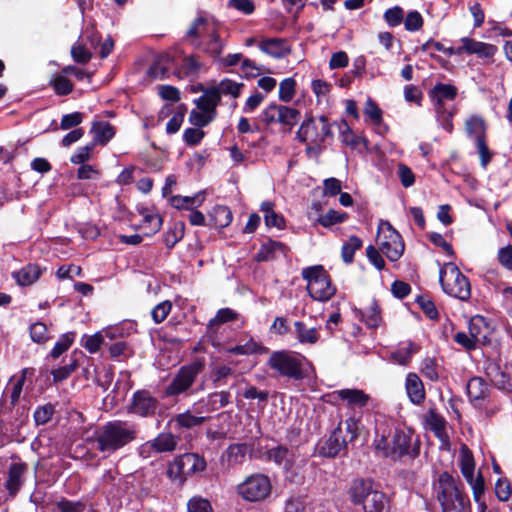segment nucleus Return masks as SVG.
I'll list each match as a JSON object with an SVG mask.
<instances>
[{
    "label": "nucleus",
    "instance_id": "1",
    "mask_svg": "<svg viewBox=\"0 0 512 512\" xmlns=\"http://www.w3.org/2000/svg\"><path fill=\"white\" fill-rule=\"evenodd\" d=\"M136 426L128 421L113 420L105 423L98 431L96 448L110 456L136 439Z\"/></svg>",
    "mask_w": 512,
    "mask_h": 512
},
{
    "label": "nucleus",
    "instance_id": "2",
    "mask_svg": "<svg viewBox=\"0 0 512 512\" xmlns=\"http://www.w3.org/2000/svg\"><path fill=\"white\" fill-rule=\"evenodd\" d=\"M374 446L377 452L392 460L404 456L415 459L420 453V443L411 431L396 430L389 440L384 434H376Z\"/></svg>",
    "mask_w": 512,
    "mask_h": 512
},
{
    "label": "nucleus",
    "instance_id": "3",
    "mask_svg": "<svg viewBox=\"0 0 512 512\" xmlns=\"http://www.w3.org/2000/svg\"><path fill=\"white\" fill-rule=\"evenodd\" d=\"M348 496L353 505H361L364 512H389L388 496L371 481L356 479L348 489Z\"/></svg>",
    "mask_w": 512,
    "mask_h": 512
},
{
    "label": "nucleus",
    "instance_id": "4",
    "mask_svg": "<svg viewBox=\"0 0 512 512\" xmlns=\"http://www.w3.org/2000/svg\"><path fill=\"white\" fill-rule=\"evenodd\" d=\"M437 499L442 512H471L470 500L458 488L455 479L447 472L439 475Z\"/></svg>",
    "mask_w": 512,
    "mask_h": 512
},
{
    "label": "nucleus",
    "instance_id": "5",
    "mask_svg": "<svg viewBox=\"0 0 512 512\" xmlns=\"http://www.w3.org/2000/svg\"><path fill=\"white\" fill-rule=\"evenodd\" d=\"M331 136L330 125L327 118L323 116L318 119L309 118L305 120L297 132V138L301 142L307 143V153L315 155L320 153L321 143Z\"/></svg>",
    "mask_w": 512,
    "mask_h": 512
},
{
    "label": "nucleus",
    "instance_id": "6",
    "mask_svg": "<svg viewBox=\"0 0 512 512\" xmlns=\"http://www.w3.org/2000/svg\"><path fill=\"white\" fill-rule=\"evenodd\" d=\"M439 281L447 295L461 301H467L470 298V282L454 263H447L440 269Z\"/></svg>",
    "mask_w": 512,
    "mask_h": 512
},
{
    "label": "nucleus",
    "instance_id": "7",
    "mask_svg": "<svg viewBox=\"0 0 512 512\" xmlns=\"http://www.w3.org/2000/svg\"><path fill=\"white\" fill-rule=\"evenodd\" d=\"M302 277L307 281V291L314 300L326 302L335 295L336 287L323 266L304 268Z\"/></svg>",
    "mask_w": 512,
    "mask_h": 512
},
{
    "label": "nucleus",
    "instance_id": "8",
    "mask_svg": "<svg viewBox=\"0 0 512 512\" xmlns=\"http://www.w3.org/2000/svg\"><path fill=\"white\" fill-rule=\"evenodd\" d=\"M271 489V481L267 475L254 473L237 485L236 492L243 500L257 503L264 501L270 495Z\"/></svg>",
    "mask_w": 512,
    "mask_h": 512
},
{
    "label": "nucleus",
    "instance_id": "9",
    "mask_svg": "<svg viewBox=\"0 0 512 512\" xmlns=\"http://www.w3.org/2000/svg\"><path fill=\"white\" fill-rule=\"evenodd\" d=\"M204 368L205 360L203 358H197L191 363L182 366L165 388V395L174 397L188 391Z\"/></svg>",
    "mask_w": 512,
    "mask_h": 512
},
{
    "label": "nucleus",
    "instance_id": "10",
    "mask_svg": "<svg viewBox=\"0 0 512 512\" xmlns=\"http://www.w3.org/2000/svg\"><path fill=\"white\" fill-rule=\"evenodd\" d=\"M376 241L379 250L390 261H397L403 255L405 246L402 237L389 223L379 226Z\"/></svg>",
    "mask_w": 512,
    "mask_h": 512
},
{
    "label": "nucleus",
    "instance_id": "11",
    "mask_svg": "<svg viewBox=\"0 0 512 512\" xmlns=\"http://www.w3.org/2000/svg\"><path fill=\"white\" fill-rule=\"evenodd\" d=\"M159 407V401L148 390L134 392L128 411L140 417L154 416Z\"/></svg>",
    "mask_w": 512,
    "mask_h": 512
},
{
    "label": "nucleus",
    "instance_id": "12",
    "mask_svg": "<svg viewBox=\"0 0 512 512\" xmlns=\"http://www.w3.org/2000/svg\"><path fill=\"white\" fill-rule=\"evenodd\" d=\"M327 402L337 404L343 401L351 409H360L367 406L370 396L360 389H340L326 395Z\"/></svg>",
    "mask_w": 512,
    "mask_h": 512
},
{
    "label": "nucleus",
    "instance_id": "13",
    "mask_svg": "<svg viewBox=\"0 0 512 512\" xmlns=\"http://www.w3.org/2000/svg\"><path fill=\"white\" fill-rule=\"evenodd\" d=\"M181 52L175 50L173 53H164L159 55L149 69V75L155 79H165L169 77L171 69L176 71L178 61H180Z\"/></svg>",
    "mask_w": 512,
    "mask_h": 512
},
{
    "label": "nucleus",
    "instance_id": "14",
    "mask_svg": "<svg viewBox=\"0 0 512 512\" xmlns=\"http://www.w3.org/2000/svg\"><path fill=\"white\" fill-rule=\"evenodd\" d=\"M486 375L498 389L512 390V367H501L496 363H490L486 367Z\"/></svg>",
    "mask_w": 512,
    "mask_h": 512
},
{
    "label": "nucleus",
    "instance_id": "15",
    "mask_svg": "<svg viewBox=\"0 0 512 512\" xmlns=\"http://www.w3.org/2000/svg\"><path fill=\"white\" fill-rule=\"evenodd\" d=\"M346 448V440L343 438L342 429L337 427L327 439L319 442V454L324 457H336Z\"/></svg>",
    "mask_w": 512,
    "mask_h": 512
},
{
    "label": "nucleus",
    "instance_id": "16",
    "mask_svg": "<svg viewBox=\"0 0 512 512\" xmlns=\"http://www.w3.org/2000/svg\"><path fill=\"white\" fill-rule=\"evenodd\" d=\"M27 471L25 463H12L7 471V478L4 484L10 497H15L24 482V474Z\"/></svg>",
    "mask_w": 512,
    "mask_h": 512
},
{
    "label": "nucleus",
    "instance_id": "17",
    "mask_svg": "<svg viewBox=\"0 0 512 512\" xmlns=\"http://www.w3.org/2000/svg\"><path fill=\"white\" fill-rule=\"evenodd\" d=\"M405 390L408 399L414 405H421L426 399L425 387L420 377L409 372L405 378Z\"/></svg>",
    "mask_w": 512,
    "mask_h": 512
},
{
    "label": "nucleus",
    "instance_id": "18",
    "mask_svg": "<svg viewBox=\"0 0 512 512\" xmlns=\"http://www.w3.org/2000/svg\"><path fill=\"white\" fill-rule=\"evenodd\" d=\"M312 373V365L305 357L297 353H290V379L293 378L296 381H310Z\"/></svg>",
    "mask_w": 512,
    "mask_h": 512
},
{
    "label": "nucleus",
    "instance_id": "19",
    "mask_svg": "<svg viewBox=\"0 0 512 512\" xmlns=\"http://www.w3.org/2000/svg\"><path fill=\"white\" fill-rule=\"evenodd\" d=\"M462 52L467 54H475L481 58H489L492 57L496 51V46L484 43L480 41H476L475 39L469 37H463L460 39Z\"/></svg>",
    "mask_w": 512,
    "mask_h": 512
},
{
    "label": "nucleus",
    "instance_id": "20",
    "mask_svg": "<svg viewBox=\"0 0 512 512\" xmlns=\"http://www.w3.org/2000/svg\"><path fill=\"white\" fill-rule=\"evenodd\" d=\"M195 46H197L202 52L209 55L210 57L217 59L222 54L225 43L220 38V35L216 29L206 38L195 42Z\"/></svg>",
    "mask_w": 512,
    "mask_h": 512
},
{
    "label": "nucleus",
    "instance_id": "21",
    "mask_svg": "<svg viewBox=\"0 0 512 512\" xmlns=\"http://www.w3.org/2000/svg\"><path fill=\"white\" fill-rule=\"evenodd\" d=\"M216 29L217 27L214 22L209 21L205 17L199 16L192 22L190 28L187 31V36L192 40V43L195 45V42L206 38Z\"/></svg>",
    "mask_w": 512,
    "mask_h": 512
},
{
    "label": "nucleus",
    "instance_id": "22",
    "mask_svg": "<svg viewBox=\"0 0 512 512\" xmlns=\"http://www.w3.org/2000/svg\"><path fill=\"white\" fill-rule=\"evenodd\" d=\"M434 108H444L446 100L453 101L457 96V88L451 84L437 83L429 92Z\"/></svg>",
    "mask_w": 512,
    "mask_h": 512
},
{
    "label": "nucleus",
    "instance_id": "23",
    "mask_svg": "<svg viewBox=\"0 0 512 512\" xmlns=\"http://www.w3.org/2000/svg\"><path fill=\"white\" fill-rule=\"evenodd\" d=\"M466 389L470 401L475 406L480 405V402L484 401L490 393V386L481 377H472L468 381Z\"/></svg>",
    "mask_w": 512,
    "mask_h": 512
},
{
    "label": "nucleus",
    "instance_id": "24",
    "mask_svg": "<svg viewBox=\"0 0 512 512\" xmlns=\"http://www.w3.org/2000/svg\"><path fill=\"white\" fill-rule=\"evenodd\" d=\"M469 333L477 341V343H486L489 341L492 329L488 320L481 315H475L469 322Z\"/></svg>",
    "mask_w": 512,
    "mask_h": 512
},
{
    "label": "nucleus",
    "instance_id": "25",
    "mask_svg": "<svg viewBox=\"0 0 512 512\" xmlns=\"http://www.w3.org/2000/svg\"><path fill=\"white\" fill-rule=\"evenodd\" d=\"M465 131L467 136L475 143L479 140H485L487 134V124L480 115L473 114L465 121Z\"/></svg>",
    "mask_w": 512,
    "mask_h": 512
},
{
    "label": "nucleus",
    "instance_id": "26",
    "mask_svg": "<svg viewBox=\"0 0 512 512\" xmlns=\"http://www.w3.org/2000/svg\"><path fill=\"white\" fill-rule=\"evenodd\" d=\"M263 120L267 124H288V108L283 105L270 104L263 112Z\"/></svg>",
    "mask_w": 512,
    "mask_h": 512
},
{
    "label": "nucleus",
    "instance_id": "27",
    "mask_svg": "<svg viewBox=\"0 0 512 512\" xmlns=\"http://www.w3.org/2000/svg\"><path fill=\"white\" fill-rule=\"evenodd\" d=\"M262 52L275 58H281L288 52V44L281 38H270L262 40L259 44Z\"/></svg>",
    "mask_w": 512,
    "mask_h": 512
},
{
    "label": "nucleus",
    "instance_id": "28",
    "mask_svg": "<svg viewBox=\"0 0 512 512\" xmlns=\"http://www.w3.org/2000/svg\"><path fill=\"white\" fill-rule=\"evenodd\" d=\"M196 106L199 110L209 114L216 115V107L220 103V97L212 87L206 89L202 96L195 100Z\"/></svg>",
    "mask_w": 512,
    "mask_h": 512
},
{
    "label": "nucleus",
    "instance_id": "29",
    "mask_svg": "<svg viewBox=\"0 0 512 512\" xmlns=\"http://www.w3.org/2000/svg\"><path fill=\"white\" fill-rule=\"evenodd\" d=\"M41 275V269L36 264H28L19 271L13 273V278L21 286H29L36 282Z\"/></svg>",
    "mask_w": 512,
    "mask_h": 512
},
{
    "label": "nucleus",
    "instance_id": "30",
    "mask_svg": "<svg viewBox=\"0 0 512 512\" xmlns=\"http://www.w3.org/2000/svg\"><path fill=\"white\" fill-rule=\"evenodd\" d=\"M91 133L94 135V144H107L115 135L114 127L105 121H96L92 124Z\"/></svg>",
    "mask_w": 512,
    "mask_h": 512
},
{
    "label": "nucleus",
    "instance_id": "31",
    "mask_svg": "<svg viewBox=\"0 0 512 512\" xmlns=\"http://www.w3.org/2000/svg\"><path fill=\"white\" fill-rule=\"evenodd\" d=\"M233 219L231 210L224 205H217L209 213L211 225L215 228L227 227Z\"/></svg>",
    "mask_w": 512,
    "mask_h": 512
},
{
    "label": "nucleus",
    "instance_id": "32",
    "mask_svg": "<svg viewBox=\"0 0 512 512\" xmlns=\"http://www.w3.org/2000/svg\"><path fill=\"white\" fill-rule=\"evenodd\" d=\"M178 439L170 432L160 433L149 442L151 448L158 453L172 452L176 449Z\"/></svg>",
    "mask_w": 512,
    "mask_h": 512
},
{
    "label": "nucleus",
    "instance_id": "33",
    "mask_svg": "<svg viewBox=\"0 0 512 512\" xmlns=\"http://www.w3.org/2000/svg\"><path fill=\"white\" fill-rule=\"evenodd\" d=\"M180 457V464L184 467L187 475L202 472L206 469V461L203 457L194 453H185Z\"/></svg>",
    "mask_w": 512,
    "mask_h": 512
},
{
    "label": "nucleus",
    "instance_id": "34",
    "mask_svg": "<svg viewBox=\"0 0 512 512\" xmlns=\"http://www.w3.org/2000/svg\"><path fill=\"white\" fill-rule=\"evenodd\" d=\"M231 395L227 391L214 392L208 395L207 400H202L199 404H202L204 411L213 412L220 408L227 406L230 403Z\"/></svg>",
    "mask_w": 512,
    "mask_h": 512
},
{
    "label": "nucleus",
    "instance_id": "35",
    "mask_svg": "<svg viewBox=\"0 0 512 512\" xmlns=\"http://www.w3.org/2000/svg\"><path fill=\"white\" fill-rule=\"evenodd\" d=\"M200 66L201 64L193 55L183 56L181 54L180 61H178L176 71L173 74L179 78L190 76L196 74Z\"/></svg>",
    "mask_w": 512,
    "mask_h": 512
},
{
    "label": "nucleus",
    "instance_id": "36",
    "mask_svg": "<svg viewBox=\"0 0 512 512\" xmlns=\"http://www.w3.org/2000/svg\"><path fill=\"white\" fill-rule=\"evenodd\" d=\"M420 347L413 342L402 343L399 348L394 351L391 356L392 359L399 365H408L414 354L418 353Z\"/></svg>",
    "mask_w": 512,
    "mask_h": 512
},
{
    "label": "nucleus",
    "instance_id": "37",
    "mask_svg": "<svg viewBox=\"0 0 512 512\" xmlns=\"http://www.w3.org/2000/svg\"><path fill=\"white\" fill-rule=\"evenodd\" d=\"M294 328L300 343L314 344L319 339L317 329L307 325L304 321H296Z\"/></svg>",
    "mask_w": 512,
    "mask_h": 512
},
{
    "label": "nucleus",
    "instance_id": "38",
    "mask_svg": "<svg viewBox=\"0 0 512 512\" xmlns=\"http://www.w3.org/2000/svg\"><path fill=\"white\" fill-rule=\"evenodd\" d=\"M364 114L374 126L378 127V133L383 134L388 130L387 126L382 125L381 109L371 98H368L365 103Z\"/></svg>",
    "mask_w": 512,
    "mask_h": 512
},
{
    "label": "nucleus",
    "instance_id": "39",
    "mask_svg": "<svg viewBox=\"0 0 512 512\" xmlns=\"http://www.w3.org/2000/svg\"><path fill=\"white\" fill-rule=\"evenodd\" d=\"M204 201V195L202 193L194 196H172L170 198V204L176 209H187L191 210L194 207L200 206Z\"/></svg>",
    "mask_w": 512,
    "mask_h": 512
},
{
    "label": "nucleus",
    "instance_id": "40",
    "mask_svg": "<svg viewBox=\"0 0 512 512\" xmlns=\"http://www.w3.org/2000/svg\"><path fill=\"white\" fill-rule=\"evenodd\" d=\"M362 320L369 328H377L381 321V310L376 301H372L371 304L361 312Z\"/></svg>",
    "mask_w": 512,
    "mask_h": 512
},
{
    "label": "nucleus",
    "instance_id": "41",
    "mask_svg": "<svg viewBox=\"0 0 512 512\" xmlns=\"http://www.w3.org/2000/svg\"><path fill=\"white\" fill-rule=\"evenodd\" d=\"M244 87L243 83L235 82L231 79L225 78L219 82L218 85L212 88L217 91V94L221 98V95H230L233 98L239 97L241 89Z\"/></svg>",
    "mask_w": 512,
    "mask_h": 512
},
{
    "label": "nucleus",
    "instance_id": "42",
    "mask_svg": "<svg viewBox=\"0 0 512 512\" xmlns=\"http://www.w3.org/2000/svg\"><path fill=\"white\" fill-rule=\"evenodd\" d=\"M173 421H175L177 425L182 428L190 429L202 425L206 421V417L193 415L188 410L176 415L173 418Z\"/></svg>",
    "mask_w": 512,
    "mask_h": 512
},
{
    "label": "nucleus",
    "instance_id": "43",
    "mask_svg": "<svg viewBox=\"0 0 512 512\" xmlns=\"http://www.w3.org/2000/svg\"><path fill=\"white\" fill-rule=\"evenodd\" d=\"M271 369L280 375H288V353L285 351L274 352L268 362Z\"/></svg>",
    "mask_w": 512,
    "mask_h": 512
},
{
    "label": "nucleus",
    "instance_id": "44",
    "mask_svg": "<svg viewBox=\"0 0 512 512\" xmlns=\"http://www.w3.org/2000/svg\"><path fill=\"white\" fill-rule=\"evenodd\" d=\"M162 225V219L158 214H144L139 227L147 236L158 232Z\"/></svg>",
    "mask_w": 512,
    "mask_h": 512
},
{
    "label": "nucleus",
    "instance_id": "45",
    "mask_svg": "<svg viewBox=\"0 0 512 512\" xmlns=\"http://www.w3.org/2000/svg\"><path fill=\"white\" fill-rule=\"evenodd\" d=\"M420 371L425 378L432 382L439 380V366L435 358H424L421 362Z\"/></svg>",
    "mask_w": 512,
    "mask_h": 512
},
{
    "label": "nucleus",
    "instance_id": "46",
    "mask_svg": "<svg viewBox=\"0 0 512 512\" xmlns=\"http://www.w3.org/2000/svg\"><path fill=\"white\" fill-rule=\"evenodd\" d=\"M362 246V241L357 236H351L345 242L341 249V256L345 263H351L354 259L355 252Z\"/></svg>",
    "mask_w": 512,
    "mask_h": 512
},
{
    "label": "nucleus",
    "instance_id": "47",
    "mask_svg": "<svg viewBox=\"0 0 512 512\" xmlns=\"http://www.w3.org/2000/svg\"><path fill=\"white\" fill-rule=\"evenodd\" d=\"M347 218V213L331 209L327 213L320 215L317 218V222L323 227L328 228L335 224L343 223Z\"/></svg>",
    "mask_w": 512,
    "mask_h": 512
},
{
    "label": "nucleus",
    "instance_id": "48",
    "mask_svg": "<svg viewBox=\"0 0 512 512\" xmlns=\"http://www.w3.org/2000/svg\"><path fill=\"white\" fill-rule=\"evenodd\" d=\"M239 317L238 313H236L231 308H222L217 311L214 318H212L208 323V328L212 329L215 326H219L224 323L232 322L237 320Z\"/></svg>",
    "mask_w": 512,
    "mask_h": 512
},
{
    "label": "nucleus",
    "instance_id": "49",
    "mask_svg": "<svg viewBox=\"0 0 512 512\" xmlns=\"http://www.w3.org/2000/svg\"><path fill=\"white\" fill-rule=\"evenodd\" d=\"M261 211L264 213V220L267 226L280 228L284 225V219L274 212L271 202H263L261 204Z\"/></svg>",
    "mask_w": 512,
    "mask_h": 512
},
{
    "label": "nucleus",
    "instance_id": "50",
    "mask_svg": "<svg viewBox=\"0 0 512 512\" xmlns=\"http://www.w3.org/2000/svg\"><path fill=\"white\" fill-rule=\"evenodd\" d=\"M75 334L72 332L63 334L50 352L52 358L56 359L66 352L74 342Z\"/></svg>",
    "mask_w": 512,
    "mask_h": 512
},
{
    "label": "nucleus",
    "instance_id": "51",
    "mask_svg": "<svg viewBox=\"0 0 512 512\" xmlns=\"http://www.w3.org/2000/svg\"><path fill=\"white\" fill-rule=\"evenodd\" d=\"M341 140L344 144L352 148H357L360 144H363L365 147L368 145V141L363 137L355 135L347 124H345L344 128L341 130Z\"/></svg>",
    "mask_w": 512,
    "mask_h": 512
},
{
    "label": "nucleus",
    "instance_id": "52",
    "mask_svg": "<svg viewBox=\"0 0 512 512\" xmlns=\"http://www.w3.org/2000/svg\"><path fill=\"white\" fill-rule=\"evenodd\" d=\"M247 453V446L244 444L230 445L226 451L227 460L230 465L241 463Z\"/></svg>",
    "mask_w": 512,
    "mask_h": 512
},
{
    "label": "nucleus",
    "instance_id": "53",
    "mask_svg": "<svg viewBox=\"0 0 512 512\" xmlns=\"http://www.w3.org/2000/svg\"><path fill=\"white\" fill-rule=\"evenodd\" d=\"M436 118L441 127L446 130L448 133L453 131V116L455 114V110H448L446 107L444 108H435Z\"/></svg>",
    "mask_w": 512,
    "mask_h": 512
},
{
    "label": "nucleus",
    "instance_id": "54",
    "mask_svg": "<svg viewBox=\"0 0 512 512\" xmlns=\"http://www.w3.org/2000/svg\"><path fill=\"white\" fill-rule=\"evenodd\" d=\"M184 236V224L175 223L173 228L169 229L164 235V242L168 248L175 246Z\"/></svg>",
    "mask_w": 512,
    "mask_h": 512
},
{
    "label": "nucleus",
    "instance_id": "55",
    "mask_svg": "<svg viewBox=\"0 0 512 512\" xmlns=\"http://www.w3.org/2000/svg\"><path fill=\"white\" fill-rule=\"evenodd\" d=\"M188 512H213L210 501L202 496H193L187 503Z\"/></svg>",
    "mask_w": 512,
    "mask_h": 512
},
{
    "label": "nucleus",
    "instance_id": "56",
    "mask_svg": "<svg viewBox=\"0 0 512 512\" xmlns=\"http://www.w3.org/2000/svg\"><path fill=\"white\" fill-rule=\"evenodd\" d=\"M167 475L173 482L179 484L183 483L187 474L184 467L180 464V457H177L172 463L169 464Z\"/></svg>",
    "mask_w": 512,
    "mask_h": 512
},
{
    "label": "nucleus",
    "instance_id": "57",
    "mask_svg": "<svg viewBox=\"0 0 512 512\" xmlns=\"http://www.w3.org/2000/svg\"><path fill=\"white\" fill-rule=\"evenodd\" d=\"M50 83L55 93L60 96L68 95L73 90L72 82L62 75L56 76Z\"/></svg>",
    "mask_w": 512,
    "mask_h": 512
},
{
    "label": "nucleus",
    "instance_id": "58",
    "mask_svg": "<svg viewBox=\"0 0 512 512\" xmlns=\"http://www.w3.org/2000/svg\"><path fill=\"white\" fill-rule=\"evenodd\" d=\"M172 303L168 300L157 304L151 311V316L156 324L162 323L169 315Z\"/></svg>",
    "mask_w": 512,
    "mask_h": 512
},
{
    "label": "nucleus",
    "instance_id": "59",
    "mask_svg": "<svg viewBox=\"0 0 512 512\" xmlns=\"http://www.w3.org/2000/svg\"><path fill=\"white\" fill-rule=\"evenodd\" d=\"M215 117L202 110H192L189 115V122L198 128L208 125Z\"/></svg>",
    "mask_w": 512,
    "mask_h": 512
},
{
    "label": "nucleus",
    "instance_id": "60",
    "mask_svg": "<svg viewBox=\"0 0 512 512\" xmlns=\"http://www.w3.org/2000/svg\"><path fill=\"white\" fill-rule=\"evenodd\" d=\"M404 26L410 32L420 30L423 26L422 15L416 10L410 11L404 19Z\"/></svg>",
    "mask_w": 512,
    "mask_h": 512
},
{
    "label": "nucleus",
    "instance_id": "61",
    "mask_svg": "<svg viewBox=\"0 0 512 512\" xmlns=\"http://www.w3.org/2000/svg\"><path fill=\"white\" fill-rule=\"evenodd\" d=\"M109 353L112 358H129L133 355V350L126 342L119 341L109 347Z\"/></svg>",
    "mask_w": 512,
    "mask_h": 512
},
{
    "label": "nucleus",
    "instance_id": "62",
    "mask_svg": "<svg viewBox=\"0 0 512 512\" xmlns=\"http://www.w3.org/2000/svg\"><path fill=\"white\" fill-rule=\"evenodd\" d=\"M416 303L419 305V307L422 309V311L428 318L432 320L438 318V311L431 299H429L426 296H418L416 299Z\"/></svg>",
    "mask_w": 512,
    "mask_h": 512
},
{
    "label": "nucleus",
    "instance_id": "63",
    "mask_svg": "<svg viewBox=\"0 0 512 512\" xmlns=\"http://www.w3.org/2000/svg\"><path fill=\"white\" fill-rule=\"evenodd\" d=\"M403 18H404V11L399 6L389 8L384 13V20L390 27L398 26L403 21Z\"/></svg>",
    "mask_w": 512,
    "mask_h": 512
},
{
    "label": "nucleus",
    "instance_id": "64",
    "mask_svg": "<svg viewBox=\"0 0 512 512\" xmlns=\"http://www.w3.org/2000/svg\"><path fill=\"white\" fill-rule=\"evenodd\" d=\"M499 264L505 269L512 270V245L508 244L499 249L497 254Z\"/></svg>",
    "mask_w": 512,
    "mask_h": 512
}]
</instances>
